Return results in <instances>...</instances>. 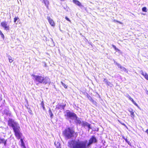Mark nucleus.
<instances>
[{"label": "nucleus", "instance_id": "72a5a7b5", "mask_svg": "<svg viewBox=\"0 0 148 148\" xmlns=\"http://www.w3.org/2000/svg\"><path fill=\"white\" fill-rule=\"evenodd\" d=\"M13 61V60H12V59H10V60H9V62H10L11 63Z\"/></svg>", "mask_w": 148, "mask_h": 148}, {"label": "nucleus", "instance_id": "7c9ffc66", "mask_svg": "<svg viewBox=\"0 0 148 148\" xmlns=\"http://www.w3.org/2000/svg\"><path fill=\"white\" fill-rule=\"evenodd\" d=\"M108 81V80L106 79H103V82H105L106 84L107 83Z\"/></svg>", "mask_w": 148, "mask_h": 148}, {"label": "nucleus", "instance_id": "c9c22d12", "mask_svg": "<svg viewBox=\"0 0 148 148\" xmlns=\"http://www.w3.org/2000/svg\"><path fill=\"white\" fill-rule=\"evenodd\" d=\"M12 59V58L10 56H8V59L9 60L10 59Z\"/></svg>", "mask_w": 148, "mask_h": 148}, {"label": "nucleus", "instance_id": "f8f14e48", "mask_svg": "<svg viewBox=\"0 0 148 148\" xmlns=\"http://www.w3.org/2000/svg\"><path fill=\"white\" fill-rule=\"evenodd\" d=\"M73 2L76 5L79 6H82L81 3L79 1L77 0H73Z\"/></svg>", "mask_w": 148, "mask_h": 148}, {"label": "nucleus", "instance_id": "423d86ee", "mask_svg": "<svg viewBox=\"0 0 148 148\" xmlns=\"http://www.w3.org/2000/svg\"><path fill=\"white\" fill-rule=\"evenodd\" d=\"M1 25L4 30L8 31L10 29V25L7 22L5 21H3L1 23Z\"/></svg>", "mask_w": 148, "mask_h": 148}, {"label": "nucleus", "instance_id": "cd10ccee", "mask_svg": "<svg viewBox=\"0 0 148 148\" xmlns=\"http://www.w3.org/2000/svg\"><path fill=\"white\" fill-rule=\"evenodd\" d=\"M124 139L125 140V141L128 143L129 145L130 144V142L129 141H128L127 139L126 138H124Z\"/></svg>", "mask_w": 148, "mask_h": 148}, {"label": "nucleus", "instance_id": "2eb2a0df", "mask_svg": "<svg viewBox=\"0 0 148 148\" xmlns=\"http://www.w3.org/2000/svg\"><path fill=\"white\" fill-rule=\"evenodd\" d=\"M129 111L130 112L131 116L132 117H133L134 116V112L132 109H130L129 110Z\"/></svg>", "mask_w": 148, "mask_h": 148}, {"label": "nucleus", "instance_id": "dca6fc26", "mask_svg": "<svg viewBox=\"0 0 148 148\" xmlns=\"http://www.w3.org/2000/svg\"><path fill=\"white\" fill-rule=\"evenodd\" d=\"M4 143V145H6V140H5L4 139H1L0 138V143Z\"/></svg>", "mask_w": 148, "mask_h": 148}, {"label": "nucleus", "instance_id": "f3484780", "mask_svg": "<svg viewBox=\"0 0 148 148\" xmlns=\"http://www.w3.org/2000/svg\"><path fill=\"white\" fill-rule=\"evenodd\" d=\"M21 146L23 148H26L25 147V144L23 142V141L22 139H21Z\"/></svg>", "mask_w": 148, "mask_h": 148}, {"label": "nucleus", "instance_id": "f704fd0d", "mask_svg": "<svg viewBox=\"0 0 148 148\" xmlns=\"http://www.w3.org/2000/svg\"><path fill=\"white\" fill-rule=\"evenodd\" d=\"M115 50H116V51H120V50L118 48H116V49H115Z\"/></svg>", "mask_w": 148, "mask_h": 148}, {"label": "nucleus", "instance_id": "6e6552de", "mask_svg": "<svg viewBox=\"0 0 148 148\" xmlns=\"http://www.w3.org/2000/svg\"><path fill=\"white\" fill-rule=\"evenodd\" d=\"M114 63L116 64L117 66L119 67L121 69V71H124L125 72L127 73V72L128 71L126 69V68H125V67L122 66L121 65L119 64L118 63L116 62H114Z\"/></svg>", "mask_w": 148, "mask_h": 148}, {"label": "nucleus", "instance_id": "20e7f679", "mask_svg": "<svg viewBox=\"0 0 148 148\" xmlns=\"http://www.w3.org/2000/svg\"><path fill=\"white\" fill-rule=\"evenodd\" d=\"M74 133L73 131L69 128L66 129L63 131V134L67 139H69L73 137Z\"/></svg>", "mask_w": 148, "mask_h": 148}, {"label": "nucleus", "instance_id": "ddd939ff", "mask_svg": "<svg viewBox=\"0 0 148 148\" xmlns=\"http://www.w3.org/2000/svg\"><path fill=\"white\" fill-rule=\"evenodd\" d=\"M43 2L45 5L47 7V8H48L49 5V1L48 0H43Z\"/></svg>", "mask_w": 148, "mask_h": 148}, {"label": "nucleus", "instance_id": "5701e85b", "mask_svg": "<svg viewBox=\"0 0 148 148\" xmlns=\"http://www.w3.org/2000/svg\"><path fill=\"white\" fill-rule=\"evenodd\" d=\"M62 85L64 86L65 88H67V86L65 84H64L62 82H61Z\"/></svg>", "mask_w": 148, "mask_h": 148}, {"label": "nucleus", "instance_id": "aec40b11", "mask_svg": "<svg viewBox=\"0 0 148 148\" xmlns=\"http://www.w3.org/2000/svg\"><path fill=\"white\" fill-rule=\"evenodd\" d=\"M126 96L128 97L129 99L130 100L132 101H133L134 100L133 99H132L131 97L128 94H127L126 95Z\"/></svg>", "mask_w": 148, "mask_h": 148}, {"label": "nucleus", "instance_id": "a878e982", "mask_svg": "<svg viewBox=\"0 0 148 148\" xmlns=\"http://www.w3.org/2000/svg\"><path fill=\"white\" fill-rule=\"evenodd\" d=\"M4 114H6L7 115H8L9 113V112L8 111V110H6L5 111V112L4 113Z\"/></svg>", "mask_w": 148, "mask_h": 148}, {"label": "nucleus", "instance_id": "473e14b6", "mask_svg": "<svg viewBox=\"0 0 148 148\" xmlns=\"http://www.w3.org/2000/svg\"><path fill=\"white\" fill-rule=\"evenodd\" d=\"M112 47L115 49V50L117 48H116V47L114 45H112Z\"/></svg>", "mask_w": 148, "mask_h": 148}, {"label": "nucleus", "instance_id": "1a4fd4ad", "mask_svg": "<svg viewBox=\"0 0 148 148\" xmlns=\"http://www.w3.org/2000/svg\"><path fill=\"white\" fill-rule=\"evenodd\" d=\"M84 127L86 126L88 127L89 129H91L90 126V125L86 121H82L81 124Z\"/></svg>", "mask_w": 148, "mask_h": 148}, {"label": "nucleus", "instance_id": "c85d7f7f", "mask_svg": "<svg viewBox=\"0 0 148 148\" xmlns=\"http://www.w3.org/2000/svg\"><path fill=\"white\" fill-rule=\"evenodd\" d=\"M88 99L91 101H93V99L90 96H89L88 97Z\"/></svg>", "mask_w": 148, "mask_h": 148}, {"label": "nucleus", "instance_id": "2f4dec72", "mask_svg": "<svg viewBox=\"0 0 148 148\" xmlns=\"http://www.w3.org/2000/svg\"><path fill=\"white\" fill-rule=\"evenodd\" d=\"M65 19L68 21H70L69 18H68L67 17H65Z\"/></svg>", "mask_w": 148, "mask_h": 148}, {"label": "nucleus", "instance_id": "7ed1b4c3", "mask_svg": "<svg viewBox=\"0 0 148 148\" xmlns=\"http://www.w3.org/2000/svg\"><path fill=\"white\" fill-rule=\"evenodd\" d=\"M8 125L13 129L15 136L18 139H19L21 137V134L19 131L20 127L19 125L14 120L9 119L8 121Z\"/></svg>", "mask_w": 148, "mask_h": 148}, {"label": "nucleus", "instance_id": "b1692460", "mask_svg": "<svg viewBox=\"0 0 148 148\" xmlns=\"http://www.w3.org/2000/svg\"><path fill=\"white\" fill-rule=\"evenodd\" d=\"M19 19V18L18 17H15L14 18V23H16V21Z\"/></svg>", "mask_w": 148, "mask_h": 148}, {"label": "nucleus", "instance_id": "393cba45", "mask_svg": "<svg viewBox=\"0 0 148 148\" xmlns=\"http://www.w3.org/2000/svg\"><path fill=\"white\" fill-rule=\"evenodd\" d=\"M142 11L143 12H147V8L145 7H144L142 8Z\"/></svg>", "mask_w": 148, "mask_h": 148}, {"label": "nucleus", "instance_id": "a211bd4d", "mask_svg": "<svg viewBox=\"0 0 148 148\" xmlns=\"http://www.w3.org/2000/svg\"><path fill=\"white\" fill-rule=\"evenodd\" d=\"M55 144L57 148H61L60 143H59L57 142H55Z\"/></svg>", "mask_w": 148, "mask_h": 148}, {"label": "nucleus", "instance_id": "39448f33", "mask_svg": "<svg viewBox=\"0 0 148 148\" xmlns=\"http://www.w3.org/2000/svg\"><path fill=\"white\" fill-rule=\"evenodd\" d=\"M64 116L67 119H70L73 120L75 118L76 114L69 110H67L64 112Z\"/></svg>", "mask_w": 148, "mask_h": 148}, {"label": "nucleus", "instance_id": "e433bc0d", "mask_svg": "<svg viewBox=\"0 0 148 148\" xmlns=\"http://www.w3.org/2000/svg\"><path fill=\"white\" fill-rule=\"evenodd\" d=\"M60 0L62 1H65V0Z\"/></svg>", "mask_w": 148, "mask_h": 148}, {"label": "nucleus", "instance_id": "4468645a", "mask_svg": "<svg viewBox=\"0 0 148 148\" xmlns=\"http://www.w3.org/2000/svg\"><path fill=\"white\" fill-rule=\"evenodd\" d=\"M64 106L60 104L56 106V108L58 109H64Z\"/></svg>", "mask_w": 148, "mask_h": 148}, {"label": "nucleus", "instance_id": "bb28decb", "mask_svg": "<svg viewBox=\"0 0 148 148\" xmlns=\"http://www.w3.org/2000/svg\"><path fill=\"white\" fill-rule=\"evenodd\" d=\"M132 102L134 104V105H135L136 106L138 107H139L138 104L134 101V100L133 101H132Z\"/></svg>", "mask_w": 148, "mask_h": 148}, {"label": "nucleus", "instance_id": "c756f323", "mask_svg": "<svg viewBox=\"0 0 148 148\" xmlns=\"http://www.w3.org/2000/svg\"><path fill=\"white\" fill-rule=\"evenodd\" d=\"M113 21L114 22H118V23H120L121 24H122V23L121 22H120V21H116V20H114Z\"/></svg>", "mask_w": 148, "mask_h": 148}, {"label": "nucleus", "instance_id": "9d476101", "mask_svg": "<svg viewBox=\"0 0 148 148\" xmlns=\"http://www.w3.org/2000/svg\"><path fill=\"white\" fill-rule=\"evenodd\" d=\"M75 117V118L73 119V120H75L76 123L79 124H81L82 123V121L80 120L79 118L77 117L76 115Z\"/></svg>", "mask_w": 148, "mask_h": 148}, {"label": "nucleus", "instance_id": "f257e3e1", "mask_svg": "<svg viewBox=\"0 0 148 148\" xmlns=\"http://www.w3.org/2000/svg\"><path fill=\"white\" fill-rule=\"evenodd\" d=\"M97 142V139L94 136H92L87 143V141L72 140L69 141L68 143V146L70 148H88L92 143Z\"/></svg>", "mask_w": 148, "mask_h": 148}, {"label": "nucleus", "instance_id": "f03ea898", "mask_svg": "<svg viewBox=\"0 0 148 148\" xmlns=\"http://www.w3.org/2000/svg\"><path fill=\"white\" fill-rule=\"evenodd\" d=\"M32 76L33 77V79L34 82L37 85L41 83L44 84H50L51 82L50 79L48 77H45L44 75H32Z\"/></svg>", "mask_w": 148, "mask_h": 148}, {"label": "nucleus", "instance_id": "6ab92c4d", "mask_svg": "<svg viewBox=\"0 0 148 148\" xmlns=\"http://www.w3.org/2000/svg\"><path fill=\"white\" fill-rule=\"evenodd\" d=\"M49 113L51 118L52 119L53 118V114L50 109L49 110Z\"/></svg>", "mask_w": 148, "mask_h": 148}, {"label": "nucleus", "instance_id": "9b49d317", "mask_svg": "<svg viewBox=\"0 0 148 148\" xmlns=\"http://www.w3.org/2000/svg\"><path fill=\"white\" fill-rule=\"evenodd\" d=\"M140 72L141 74L144 76L145 79L148 80V75L147 73L143 72V71H141Z\"/></svg>", "mask_w": 148, "mask_h": 148}, {"label": "nucleus", "instance_id": "4be33fe9", "mask_svg": "<svg viewBox=\"0 0 148 148\" xmlns=\"http://www.w3.org/2000/svg\"><path fill=\"white\" fill-rule=\"evenodd\" d=\"M106 84L111 87H112V84H111L110 82H109L108 81L107 83Z\"/></svg>", "mask_w": 148, "mask_h": 148}, {"label": "nucleus", "instance_id": "0eeeda50", "mask_svg": "<svg viewBox=\"0 0 148 148\" xmlns=\"http://www.w3.org/2000/svg\"><path fill=\"white\" fill-rule=\"evenodd\" d=\"M47 19L48 20L49 23L52 26L54 27L55 26L54 22L51 18L49 16H47Z\"/></svg>", "mask_w": 148, "mask_h": 148}, {"label": "nucleus", "instance_id": "412c9836", "mask_svg": "<svg viewBox=\"0 0 148 148\" xmlns=\"http://www.w3.org/2000/svg\"><path fill=\"white\" fill-rule=\"evenodd\" d=\"M41 106L42 107L44 110L45 109V107L44 106V104L43 101H42L41 103Z\"/></svg>", "mask_w": 148, "mask_h": 148}]
</instances>
